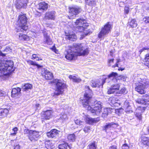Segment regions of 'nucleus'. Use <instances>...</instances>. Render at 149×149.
<instances>
[{
	"label": "nucleus",
	"instance_id": "f257e3e1",
	"mask_svg": "<svg viewBox=\"0 0 149 149\" xmlns=\"http://www.w3.org/2000/svg\"><path fill=\"white\" fill-rule=\"evenodd\" d=\"M92 97L91 95L86 92L85 93L84 99L82 100V103L83 107L86 109L90 111L94 115L100 116L102 111V104L100 101L95 102L94 105H91L90 101Z\"/></svg>",
	"mask_w": 149,
	"mask_h": 149
},
{
	"label": "nucleus",
	"instance_id": "f03ea898",
	"mask_svg": "<svg viewBox=\"0 0 149 149\" xmlns=\"http://www.w3.org/2000/svg\"><path fill=\"white\" fill-rule=\"evenodd\" d=\"M88 53V51L85 44H75L73 48L68 50L65 57L67 59L71 60L77 56H84Z\"/></svg>",
	"mask_w": 149,
	"mask_h": 149
},
{
	"label": "nucleus",
	"instance_id": "7ed1b4c3",
	"mask_svg": "<svg viewBox=\"0 0 149 149\" xmlns=\"http://www.w3.org/2000/svg\"><path fill=\"white\" fill-rule=\"evenodd\" d=\"M14 70L12 61H0V77L3 79Z\"/></svg>",
	"mask_w": 149,
	"mask_h": 149
},
{
	"label": "nucleus",
	"instance_id": "20e7f679",
	"mask_svg": "<svg viewBox=\"0 0 149 149\" xmlns=\"http://www.w3.org/2000/svg\"><path fill=\"white\" fill-rule=\"evenodd\" d=\"M74 23V24L77 26V31L82 33L81 34L80 39H83L84 36L88 35L90 32V30L87 29V27L88 26V24L86 22V21L84 19L81 18L77 19Z\"/></svg>",
	"mask_w": 149,
	"mask_h": 149
},
{
	"label": "nucleus",
	"instance_id": "39448f33",
	"mask_svg": "<svg viewBox=\"0 0 149 149\" xmlns=\"http://www.w3.org/2000/svg\"><path fill=\"white\" fill-rule=\"evenodd\" d=\"M27 18L26 15L22 13L18 17V20L17 24L19 26L18 29H16V31L17 32L22 31V30L26 31L28 29L26 24Z\"/></svg>",
	"mask_w": 149,
	"mask_h": 149
},
{
	"label": "nucleus",
	"instance_id": "423d86ee",
	"mask_svg": "<svg viewBox=\"0 0 149 149\" xmlns=\"http://www.w3.org/2000/svg\"><path fill=\"white\" fill-rule=\"evenodd\" d=\"M139 81L136 84L135 90L141 94L146 93V91L145 90L149 86V80L144 78L141 79V80Z\"/></svg>",
	"mask_w": 149,
	"mask_h": 149
},
{
	"label": "nucleus",
	"instance_id": "0eeeda50",
	"mask_svg": "<svg viewBox=\"0 0 149 149\" xmlns=\"http://www.w3.org/2000/svg\"><path fill=\"white\" fill-rule=\"evenodd\" d=\"M53 82L56 84V89L54 93V96L62 94L63 92V89L66 87L64 81L61 80L55 79L53 80Z\"/></svg>",
	"mask_w": 149,
	"mask_h": 149
},
{
	"label": "nucleus",
	"instance_id": "6e6552de",
	"mask_svg": "<svg viewBox=\"0 0 149 149\" xmlns=\"http://www.w3.org/2000/svg\"><path fill=\"white\" fill-rule=\"evenodd\" d=\"M112 24L110 22L107 23L104 27L101 29V31L98 35V37L102 38L106 35L109 33L112 28Z\"/></svg>",
	"mask_w": 149,
	"mask_h": 149
},
{
	"label": "nucleus",
	"instance_id": "1a4fd4ad",
	"mask_svg": "<svg viewBox=\"0 0 149 149\" xmlns=\"http://www.w3.org/2000/svg\"><path fill=\"white\" fill-rule=\"evenodd\" d=\"M82 9L79 7L74 6L69 8L68 17L70 19L75 18L76 15L81 12Z\"/></svg>",
	"mask_w": 149,
	"mask_h": 149
},
{
	"label": "nucleus",
	"instance_id": "9d476101",
	"mask_svg": "<svg viewBox=\"0 0 149 149\" xmlns=\"http://www.w3.org/2000/svg\"><path fill=\"white\" fill-rule=\"evenodd\" d=\"M138 104L148 105L149 104V94H147L143 96L142 98H139L136 100Z\"/></svg>",
	"mask_w": 149,
	"mask_h": 149
},
{
	"label": "nucleus",
	"instance_id": "9b49d317",
	"mask_svg": "<svg viewBox=\"0 0 149 149\" xmlns=\"http://www.w3.org/2000/svg\"><path fill=\"white\" fill-rule=\"evenodd\" d=\"M107 78H103L102 80L101 83L99 80L96 81L92 80L91 82V85L93 87H100L101 86L102 87L103 85L105 82V80Z\"/></svg>",
	"mask_w": 149,
	"mask_h": 149
},
{
	"label": "nucleus",
	"instance_id": "f8f14e48",
	"mask_svg": "<svg viewBox=\"0 0 149 149\" xmlns=\"http://www.w3.org/2000/svg\"><path fill=\"white\" fill-rule=\"evenodd\" d=\"M28 1L27 0H17L15 4L16 7L18 9L26 7Z\"/></svg>",
	"mask_w": 149,
	"mask_h": 149
},
{
	"label": "nucleus",
	"instance_id": "ddd939ff",
	"mask_svg": "<svg viewBox=\"0 0 149 149\" xmlns=\"http://www.w3.org/2000/svg\"><path fill=\"white\" fill-rule=\"evenodd\" d=\"M16 32L17 33L16 34L17 38L20 40L28 41L31 38V37L29 36L26 35L22 33H19V32Z\"/></svg>",
	"mask_w": 149,
	"mask_h": 149
},
{
	"label": "nucleus",
	"instance_id": "4468645a",
	"mask_svg": "<svg viewBox=\"0 0 149 149\" xmlns=\"http://www.w3.org/2000/svg\"><path fill=\"white\" fill-rule=\"evenodd\" d=\"M120 87V86L118 84L112 85L110 88L108 89V93L111 94L115 92L117 93Z\"/></svg>",
	"mask_w": 149,
	"mask_h": 149
},
{
	"label": "nucleus",
	"instance_id": "2eb2a0df",
	"mask_svg": "<svg viewBox=\"0 0 149 149\" xmlns=\"http://www.w3.org/2000/svg\"><path fill=\"white\" fill-rule=\"evenodd\" d=\"M56 17V12L54 11L47 12L45 14V18L46 19L54 20Z\"/></svg>",
	"mask_w": 149,
	"mask_h": 149
},
{
	"label": "nucleus",
	"instance_id": "dca6fc26",
	"mask_svg": "<svg viewBox=\"0 0 149 149\" xmlns=\"http://www.w3.org/2000/svg\"><path fill=\"white\" fill-rule=\"evenodd\" d=\"M39 136L38 132L36 131L31 130L29 137L31 141L37 140V138Z\"/></svg>",
	"mask_w": 149,
	"mask_h": 149
},
{
	"label": "nucleus",
	"instance_id": "f3484780",
	"mask_svg": "<svg viewBox=\"0 0 149 149\" xmlns=\"http://www.w3.org/2000/svg\"><path fill=\"white\" fill-rule=\"evenodd\" d=\"M110 103L115 107H119L121 103L120 100L116 97H111L109 99Z\"/></svg>",
	"mask_w": 149,
	"mask_h": 149
},
{
	"label": "nucleus",
	"instance_id": "a211bd4d",
	"mask_svg": "<svg viewBox=\"0 0 149 149\" xmlns=\"http://www.w3.org/2000/svg\"><path fill=\"white\" fill-rule=\"evenodd\" d=\"M85 120L87 123L92 125L98 122L100 120V119L99 118H93L88 116H86L85 118Z\"/></svg>",
	"mask_w": 149,
	"mask_h": 149
},
{
	"label": "nucleus",
	"instance_id": "6ab92c4d",
	"mask_svg": "<svg viewBox=\"0 0 149 149\" xmlns=\"http://www.w3.org/2000/svg\"><path fill=\"white\" fill-rule=\"evenodd\" d=\"M113 109L109 108H106L102 109L100 115L104 118H106L108 116V113L112 112Z\"/></svg>",
	"mask_w": 149,
	"mask_h": 149
},
{
	"label": "nucleus",
	"instance_id": "aec40b11",
	"mask_svg": "<svg viewBox=\"0 0 149 149\" xmlns=\"http://www.w3.org/2000/svg\"><path fill=\"white\" fill-rule=\"evenodd\" d=\"M141 143L143 147L145 146L147 147L149 145V138L142 135L141 137Z\"/></svg>",
	"mask_w": 149,
	"mask_h": 149
},
{
	"label": "nucleus",
	"instance_id": "412c9836",
	"mask_svg": "<svg viewBox=\"0 0 149 149\" xmlns=\"http://www.w3.org/2000/svg\"><path fill=\"white\" fill-rule=\"evenodd\" d=\"M60 132L59 131L55 129H53L47 133V135L49 137L53 138L57 136Z\"/></svg>",
	"mask_w": 149,
	"mask_h": 149
},
{
	"label": "nucleus",
	"instance_id": "4be33fe9",
	"mask_svg": "<svg viewBox=\"0 0 149 149\" xmlns=\"http://www.w3.org/2000/svg\"><path fill=\"white\" fill-rule=\"evenodd\" d=\"M48 5L45 2L40 3L37 6V8L42 11L46 10L48 8Z\"/></svg>",
	"mask_w": 149,
	"mask_h": 149
},
{
	"label": "nucleus",
	"instance_id": "5701e85b",
	"mask_svg": "<svg viewBox=\"0 0 149 149\" xmlns=\"http://www.w3.org/2000/svg\"><path fill=\"white\" fill-rule=\"evenodd\" d=\"M145 109L140 107L137 108L135 111V114L139 120L141 119V113L144 111Z\"/></svg>",
	"mask_w": 149,
	"mask_h": 149
},
{
	"label": "nucleus",
	"instance_id": "b1692460",
	"mask_svg": "<svg viewBox=\"0 0 149 149\" xmlns=\"http://www.w3.org/2000/svg\"><path fill=\"white\" fill-rule=\"evenodd\" d=\"M118 125L117 124L113 123H109L104 126V130L106 132L109 131V130H111L113 128L115 127H117Z\"/></svg>",
	"mask_w": 149,
	"mask_h": 149
},
{
	"label": "nucleus",
	"instance_id": "393cba45",
	"mask_svg": "<svg viewBox=\"0 0 149 149\" xmlns=\"http://www.w3.org/2000/svg\"><path fill=\"white\" fill-rule=\"evenodd\" d=\"M69 77L71 80L74 82L79 83L81 81V79L76 74L70 75Z\"/></svg>",
	"mask_w": 149,
	"mask_h": 149
},
{
	"label": "nucleus",
	"instance_id": "a878e982",
	"mask_svg": "<svg viewBox=\"0 0 149 149\" xmlns=\"http://www.w3.org/2000/svg\"><path fill=\"white\" fill-rule=\"evenodd\" d=\"M123 107L125 110V112L127 113H130L132 112L131 109V106L128 101L126 100L124 103Z\"/></svg>",
	"mask_w": 149,
	"mask_h": 149
},
{
	"label": "nucleus",
	"instance_id": "bb28decb",
	"mask_svg": "<svg viewBox=\"0 0 149 149\" xmlns=\"http://www.w3.org/2000/svg\"><path fill=\"white\" fill-rule=\"evenodd\" d=\"M44 74L45 77L46 79L50 80L52 79L53 77L52 73L48 70H45Z\"/></svg>",
	"mask_w": 149,
	"mask_h": 149
},
{
	"label": "nucleus",
	"instance_id": "cd10ccee",
	"mask_svg": "<svg viewBox=\"0 0 149 149\" xmlns=\"http://www.w3.org/2000/svg\"><path fill=\"white\" fill-rule=\"evenodd\" d=\"M54 142H52L50 141H46L45 142V146L47 149H52L54 148Z\"/></svg>",
	"mask_w": 149,
	"mask_h": 149
},
{
	"label": "nucleus",
	"instance_id": "c85d7f7f",
	"mask_svg": "<svg viewBox=\"0 0 149 149\" xmlns=\"http://www.w3.org/2000/svg\"><path fill=\"white\" fill-rule=\"evenodd\" d=\"M66 36L68 37V39L72 41H75L77 39L76 36L73 32H70L68 34H66Z\"/></svg>",
	"mask_w": 149,
	"mask_h": 149
},
{
	"label": "nucleus",
	"instance_id": "c756f323",
	"mask_svg": "<svg viewBox=\"0 0 149 149\" xmlns=\"http://www.w3.org/2000/svg\"><path fill=\"white\" fill-rule=\"evenodd\" d=\"M52 113V111L51 110H47L44 112L43 116L44 119L46 120L49 119Z\"/></svg>",
	"mask_w": 149,
	"mask_h": 149
},
{
	"label": "nucleus",
	"instance_id": "7c9ffc66",
	"mask_svg": "<svg viewBox=\"0 0 149 149\" xmlns=\"http://www.w3.org/2000/svg\"><path fill=\"white\" fill-rule=\"evenodd\" d=\"M8 113L9 110L7 109H0V115L3 117L6 116Z\"/></svg>",
	"mask_w": 149,
	"mask_h": 149
},
{
	"label": "nucleus",
	"instance_id": "2f4dec72",
	"mask_svg": "<svg viewBox=\"0 0 149 149\" xmlns=\"http://www.w3.org/2000/svg\"><path fill=\"white\" fill-rule=\"evenodd\" d=\"M21 90L20 88L19 87L13 88L11 92L12 96L14 97L15 95L19 94Z\"/></svg>",
	"mask_w": 149,
	"mask_h": 149
},
{
	"label": "nucleus",
	"instance_id": "473e14b6",
	"mask_svg": "<svg viewBox=\"0 0 149 149\" xmlns=\"http://www.w3.org/2000/svg\"><path fill=\"white\" fill-rule=\"evenodd\" d=\"M32 88V85L29 83L25 84L22 87V89L25 91H27L29 89H31Z\"/></svg>",
	"mask_w": 149,
	"mask_h": 149
},
{
	"label": "nucleus",
	"instance_id": "72a5a7b5",
	"mask_svg": "<svg viewBox=\"0 0 149 149\" xmlns=\"http://www.w3.org/2000/svg\"><path fill=\"white\" fill-rule=\"evenodd\" d=\"M129 23L130 26L132 28L136 27L137 25V22L135 19H131V21L129 22Z\"/></svg>",
	"mask_w": 149,
	"mask_h": 149
},
{
	"label": "nucleus",
	"instance_id": "f704fd0d",
	"mask_svg": "<svg viewBox=\"0 0 149 149\" xmlns=\"http://www.w3.org/2000/svg\"><path fill=\"white\" fill-rule=\"evenodd\" d=\"M44 36L45 38V40L46 43L49 45L52 44V41L50 39L49 37V36H48L47 35H45V34L44 35Z\"/></svg>",
	"mask_w": 149,
	"mask_h": 149
},
{
	"label": "nucleus",
	"instance_id": "c9c22d12",
	"mask_svg": "<svg viewBox=\"0 0 149 149\" xmlns=\"http://www.w3.org/2000/svg\"><path fill=\"white\" fill-rule=\"evenodd\" d=\"M27 62L29 64L36 66L38 68H40L41 66V65L37 64L35 62L33 61L30 60H27Z\"/></svg>",
	"mask_w": 149,
	"mask_h": 149
},
{
	"label": "nucleus",
	"instance_id": "e433bc0d",
	"mask_svg": "<svg viewBox=\"0 0 149 149\" xmlns=\"http://www.w3.org/2000/svg\"><path fill=\"white\" fill-rule=\"evenodd\" d=\"M67 138L68 140L70 141H74L75 139V135L74 134L69 135Z\"/></svg>",
	"mask_w": 149,
	"mask_h": 149
},
{
	"label": "nucleus",
	"instance_id": "4c0bfd02",
	"mask_svg": "<svg viewBox=\"0 0 149 149\" xmlns=\"http://www.w3.org/2000/svg\"><path fill=\"white\" fill-rule=\"evenodd\" d=\"M86 4L91 6H93L95 4L94 0H85Z\"/></svg>",
	"mask_w": 149,
	"mask_h": 149
},
{
	"label": "nucleus",
	"instance_id": "58836bf2",
	"mask_svg": "<svg viewBox=\"0 0 149 149\" xmlns=\"http://www.w3.org/2000/svg\"><path fill=\"white\" fill-rule=\"evenodd\" d=\"M32 59H36V60L37 61L42 60V59L40 57L39 55L38 54H33L32 55Z\"/></svg>",
	"mask_w": 149,
	"mask_h": 149
},
{
	"label": "nucleus",
	"instance_id": "ea45409f",
	"mask_svg": "<svg viewBox=\"0 0 149 149\" xmlns=\"http://www.w3.org/2000/svg\"><path fill=\"white\" fill-rule=\"evenodd\" d=\"M68 146L67 143H65L59 145V149H67Z\"/></svg>",
	"mask_w": 149,
	"mask_h": 149
},
{
	"label": "nucleus",
	"instance_id": "a19ab883",
	"mask_svg": "<svg viewBox=\"0 0 149 149\" xmlns=\"http://www.w3.org/2000/svg\"><path fill=\"white\" fill-rule=\"evenodd\" d=\"M18 129L17 127H15L12 129V131L13 132L11 133L10 135L11 136H15L17 133Z\"/></svg>",
	"mask_w": 149,
	"mask_h": 149
},
{
	"label": "nucleus",
	"instance_id": "79ce46f5",
	"mask_svg": "<svg viewBox=\"0 0 149 149\" xmlns=\"http://www.w3.org/2000/svg\"><path fill=\"white\" fill-rule=\"evenodd\" d=\"M96 146L95 143H91L88 146V149H96Z\"/></svg>",
	"mask_w": 149,
	"mask_h": 149
},
{
	"label": "nucleus",
	"instance_id": "37998d69",
	"mask_svg": "<svg viewBox=\"0 0 149 149\" xmlns=\"http://www.w3.org/2000/svg\"><path fill=\"white\" fill-rule=\"evenodd\" d=\"M60 118L63 120V121H65L68 119L67 115L65 114H63L60 116Z\"/></svg>",
	"mask_w": 149,
	"mask_h": 149
},
{
	"label": "nucleus",
	"instance_id": "c03bdc74",
	"mask_svg": "<svg viewBox=\"0 0 149 149\" xmlns=\"http://www.w3.org/2000/svg\"><path fill=\"white\" fill-rule=\"evenodd\" d=\"M118 76V74L116 73L112 72L111 74L108 75V78H111V77L115 78Z\"/></svg>",
	"mask_w": 149,
	"mask_h": 149
},
{
	"label": "nucleus",
	"instance_id": "a18cd8bd",
	"mask_svg": "<svg viewBox=\"0 0 149 149\" xmlns=\"http://www.w3.org/2000/svg\"><path fill=\"white\" fill-rule=\"evenodd\" d=\"M146 50H147L148 52H149V47H144L140 49L139 52H140V54H141L142 52Z\"/></svg>",
	"mask_w": 149,
	"mask_h": 149
},
{
	"label": "nucleus",
	"instance_id": "49530a36",
	"mask_svg": "<svg viewBox=\"0 0 149 149\" xmlns=\"http://www.w3.org/2000/svg\"><path fill=\"white\" fill-rule=\"evenodd\" d=\"M145 60L146 63L149 65V53L146 54L145 56Z\"/></svg>",
	"mask_w": 149,
	"mask_h": 149
},
{
	"label": "nucleus",
	"instance_id": "de8ad7c7",
	"mask_svg": "<svg viewBox=\"0 0 149 149\" xmlns=\"http://www.w3.org/2000/svg\"><path fill=\"white\" fill-rule=\"evenodd\" d=\"M90 127L89 126L85 127L84 129V131L85 133H88L90 131Z\"/></svg>",
	"mask_w": 149,
	"mask_h": 149
},
{
	"label": "nucleus",
	"instance_id": "09e8293b",
	"mask_svg": "<svg viewBox=\"0 0 149 149\" xmlns=\"http://www.w3.org/2000/svg\"><path fill=\"white\" fill-rule=\"evenodd\" d=\"M75 122L76 124L78 125H83L84 123L83 122L81 121L78 119H77V120H75Z\"/></svg>",
	"mask_w": 149,
	"mask_h": 149
},
{
	"label": "nucleus",
	"instance_id": "8fccbe9b",
	"mask_svg": "<svg viewBox=\"0 0 149 149\" xmlns=\"http://www.w3.org/2000/svg\"><path fill=\"white\" fill-rule=\"evenodd\" d=\"M125 88H122L120 91H118L117 93L118 94H122L124 93L125 91Z\"/></svg>",
	"mask_w": 149,
	"mask_h": 149
},
{
	"label": "nucleus",
	"instance_id": "3c124183",
	"mask_svg": "<svg viewBox=\"0 0 149 149\" xmlns=\"http://www.w3.org/2000/svg\"><path fill=\"white\" fill-rule=\"evenodd\" d=\"M51 49L56 54H58V50L56 49L55 46H54Z\"/></svg>",
	"mask_w": 149,
	"mask_h": 149
},
{
	"label": "nucleus",
	"instance_id": "603ef678",
	"mask_svg": "<svg viewBox=\"0 0 149 149\" xmlns=\"http://www.w3.org/2000/svg\"><path fill=\"white\" fill-rule=\"evenodd\" d=\"M143 20L146 23H149V17H146L144 18Z\"/></svg>",
	"mask_w": 149,
	"mask_h": 149
},
{
	"label": "nucleus",
	"instance_id": "864d4df0",
	"mask_svg": "<svg viewBox=\"0 0 149 149\" xmlns=\"http://www.w3.org/2000/svg\"><path fill=\"white\" fill-rule=\"evenodd\" d=\"M5 94L4 91L0 89V97L4 96Z\"/></svg>",
	"mask_w": 149,
	"mask_h": 149
},
{
	"label": "nucleus",
	"instance_id": "5fc2aeb1",
	"mask_svg": "<svg viewBox=\"0 0 149 149\" xmlns=\"http://www.w3.org/2000/svg\"><path fill=\"white\" fill-rule=\"evenodd\" d=\"M122 148V149H128L129 148V147L126 143L123 145Z\"/></svg>",
	"mask_w": 149,
	"mask_h": 149
},
{
	"label": "nucleus",
	"instance_id": "6e6d98bb",
	"mask_svg": "<svg viewBox=\"0 0 149 149\" xmlns=\"http://www.w3.org/2000/svg\"><path fill=\"white\" fill-rule=\"evenodd\" d=\"M129 8L125 6L124 8V12L126 14H128L129 12Z\"/></svg>",
	"mask_w": 149,
	"mask_h": 149
},
{
	"label": "nucleus",
	"instance_id": "4d7b16f0",
	"mask_svg": "<svg viewBox=\"0 0 149 149\" xmlns=\"http://www.w3.org/2000/svg\"><path fill=\"white\" fill-rule=\"evenodd\" d=\"M114 59H110L108 60V65L109 66L111 65V63L113 62Z\"/></svg>",
	"mask_w": 149,
	"mask_h": 149
},
{
	"label": "nucleus",
	"instance_id": "13d9d810",
	"mask_svg": "<svg viewBox=\"0 0 149 149\" xmlns=\"http://www.w3.org/2000/svg\"><path fill=\"white\" fill-rule=\"evenodd\" d=\"M11 49L9 47H7L3 51L4 52H10Z\"/></svg>",
	"mask_w": 149,
	"mask_h": 149
},
{
	"label": "nucleus",
	"instance_id": "bf43d9fd",
	"mask_svg": "<svg viewBox=\"0 0 149 149\" xmlns=\"http://www.w3.org/2000/svg\"><path fill=\"white\" fill-rule=\"evenodd\" d=\"M31 131V130H29L25 129L24 130V134H27L29 133V134H30V132Z\"/></svg>",
	"mask_w": 149,
	"mask_h": 149
},
{
	"label": "nucleus",
	"instance_id": "052dcab7",
	"mask_svg": "<svg viewBox=\"0 0 149 149\" xmlns=\"http://www.w3.org/2000/svg\"><path fill=\"white\" fill-rule=\"evenodd\" d=\"M120 61V59H118L117 61V63H116V64L115 65H113L112 67L113 68H115L116 67H118V64H117V63H118Z\"/></svg>",
	"mask_w": 149,
	"mask_h": 149
},
{
	"label": "nucleus",
	"instance_id": "680f3d73",
	"mask_svg": "<svg viewBox=\"0 0 149 149\" xmlns=\"http://www.w3.org/2000/svg\"><path fill=\"white\" fill-rule=\"evenodd\" d=\"M14 149H20V146L19 145H17L14 146Z\"/></svg>",
	"mask_w": 149,
	"mask_h": 149
},
{
	"label": "nucleus",
	"instance_id": "e2e57ef3",
	"mask_svg": "<svg viewBox=\"0 0 149 149\" xmlns=\"http://www.w3.org/2000/svg\"><path fill=\"white\" fill-rule=\"evenodd\" d=\"M109 149H117L116 146H113L109 147Z\"/></svg>",
	"mask_w": 149,
	"mask_h": 149
},
{
	"label": "nucleus",
	"instance_id": "0e129e2a",
	"mask_svg": "<svg viewBox=\"0 0 149 149\" xmlns=\"http://www.w3.org/2000/svg\"><path fill=\"white\" fill-rule=\"evenodd\" d=\"M36 107L38 109V108H40V105L38 104H36Z\"/></svg>",
	"mask_w": 149,
	"mask_h": 149
},
{
	"label": "nucleus",
	"instance_id": "69168bd1",
	"mask_svg": "<svg viewBox=\"0 0 149 149\" xmlns=\"http://www.w3.org/2000/svg\"><path fill=\"white\" fill-rule=\"evenodd\" d=\"M6 54V53L3 54L2 53V52H1L0 51V56H5Z\"/></svg>",
	"mask_w": 149,
	"mask_h": 149
},
{
	"label": "nucleus",
	"instance_id": "338daca9",
	"mask_svg": "<svg viewBox=\"0 0 149 149\" xmlns=\"http://www.w3.org/2000/svg\"><path fill=\"white\" fill-rule=\"evenodd\" d=\"M125 69L124 68H119L118 69V70H121V71H123V70H124Z\"/></svg>",
	"mask_w": 149,
	"mask_h": 149
},
{
	"label": "nucleus",
	"instance_id": "774afa93",
	"mask_svg": "<svg viewBox=\"0 0 149 149\" xmlns=\"http://www.w3.org/2000/svg\"><path fill=\"white\" fill-rule=\"evenodd\" d=\"M87 87L88 88V89H89V88L88 86Z\"/></svg>",
	"mask_w": 149,
	"mask_h": 149
}]
</instances>
